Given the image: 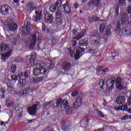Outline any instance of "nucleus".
I'll use <instances>...</instances> for the list:
<instances>
[{
    "label": "nucleus",
    "mask_w": 131,
    "mask_h": 131,
    "mask_svg": "<svg viewBox=\"0 0 131 131\" xmlns=\"http://www.w3.org/2000/svg\"><path fill=\"white\" fill-rule=\"evenodd\" d=\"M82 52H84V49L78 47V49L76 51V54L74 55L75 60H78L80 58V53H82Z\"/></svg>",
    "instance_id": "nucleus-14"
},
{
    "label": "nucleus",
    "mask_w": 131,
    "mask_h": 131,
    "mask_svg": "<svg viewBox=\"0 0 131 131\" xmlns=\"http://www.w3.org/2000/svg\"><path fill=\"white\" fill-rule=\"evenodd\" d=\"M43 79L42 77H38L36 79V82H40V81H42Z\"/></svg>",
    "instance_id": "nucleus-52"
},
{
    "label": "nucleus",
    "mask_w": 131,
    "mask_h": 131,
    "mask_svg": "<svg viewBox=\"0 0 131 131\" xmlns=\"http://www.w3.org/2000/svg\"><path fill=\"white\" fill-rule=\"evenodd\" d=\"M9 49V47L5 43H2L0 45L1 52H6Z\"/></svg>",
    "instance_id": "nucleus-25"
},
{
    "label": "nucleus",
    "mask_w": 131,
    "mask_h": 131,
    "mask_svg": "<svg viewBox=\"0 0 131 131\" xmlns=\"http://www.w3.org/2000/svg\"><path fill=\"white\" fill-rule=\"evenodd\" d=\"M55 16H56V18H62V11L60 10L57 11L55 13Z\"/></svg>",
    "instance_id": "nucleus-38"
},
{
    "label": "nucleus",
    "mask_w": 131,
    "mask_h": 131,
    "mask_svg": "<svg viewBox=\"0 0 131 131\" xmlns=\"http://www.w3.org/2000/svg\"><path fill=\"white\" fill-rule=\"evenodd\" d=\"M69 106L68 105V102L67 101L64 100L63 101L62 103V106L61 107V109H64L66 107H69Z\"/></svg>",
    "instance_id": "nucleus-39"
},
{
    "label": "nucleus",
    "mask_w": 131,
    "mask_h": 131,
    "mask_svg": "<svg viewBox=\"0 0 131 131\" xmlns=\"http://www.w3.org/2000/svg\"><path fill=\"white\" fill-rule=\"evenodd\" d=\"M78 95V92L74 91V92H72L71 96L72 97H76V96H77Z\"/></svg>",
    "instance_id": "nucleus-48"
},
{
    "label": "nucleus",
    "mask_w": 131,
    "mask_h": 131,
    "mask_svg": "<svg viewBox=\"0 0 131 131\" xmlns=\"http://www.w3.org/2000/svg\"><path fill=\"white\" fill-rule=\"evenodd\" d=\"M30 23L26 22L24 24V26L21 28L23 35H28L30 33Z\"/></svg>",
    "instance_id": "nucleus-5"
},
{
    "label": "nucleus",
    "mask_w": 131,
    "mask_h": 131,
    "mask_svg": "<svg viewBox=\"0 0 131 131\" xmlns=\"http://www.w3.org/2000/svg\"><path fill=\"white\" fill-rule=\"evenodd\" d=\"M118 5L125 6V0H119Z\"/></svg>",
    "instance_id": "nucleus-43"
},
{
    "label": "nucleus",
    "mask_w": 131,
    "mask_h": 131,
    "mask_svg": "<svg viewBox=\"0 0 131 131\" xmlns=\"http://www.w3.org/2000/svg\"><path fill=\"white\" fill-rule=\"evenodd\" d=\"M119 10V7L118 6H117L115 9L116 16H118L119 15V13H118Z\"/></svg>",
    "instance_id": "nucleus-55"
},
{
    "label": "nucleus",
    "mask_w": 131,
    "mask_h": 131,
    "mask_svg": "<svg viewBox=\"0 0 131 131\" xmlns=\"http://www.w3.org/2000/svg\"><path fill=\"white\" fill-rule=\"evenodd\" d=\"M99 20H100V17H97L96 16L88 18V20L90 23H92V22H97V21H99Z\"/></svg>",
    "instance_id": "nucleus-23"
},
{
    "label": "nucleus",
    "mask_w": 131,
    "mask_h": 131,
    "mask_svg": "<svg viewBox=\"0 0 131 131\" xmlns=\"http://www.w3.org/2000/svg\"><path fill=\"white\" fill-rule=\"evenodd\" d=\"M114 83H115V78L114 77L112 78L107 80L106 81V87L108 90H112L113 86H114Z\"/></svg>",
    "instance_id": "nucleus-11"
},
{
    "label": "nucleus",
    "mask_w": 131,
    "mask_h": 131,
    "mask_svg": "<svg viewBox=\"0 0 131 131\" xmlns=\"http://www.w3.org/2000/svg\"><path fill=\"white\" fill-rule=\"evenodd\" d=\"M12 11V8L8 5L0 6V13L3 16H8Z\"/></svg>",
    "instance_id": "nucleus-3"
},
{
    "label": "nucleus",
    "mask_w": 131,
    "mask_h": 131,
    "mask_svg": "<svg viewBox=\"0 0 131 131\" xmlns=\"http://www.w3.org/2000/svg\"><path fill=\"white\" fill-rule=\"evenodd\" d=\"M14 104H15V102L11 100H7L6 101V105L7 107H13Z\"/></svg>",
    "instance_id": "nucleus-35"
},
{
    "label": "nucleus",
    "mask_w": 131,
    "mask_h": 131,
    "mask_svg": "<svg viewBox=\"0 0 131 131\" xmlns=\"http://www.w3.org/2000/svg\"><path fill=\"white\" fill-rule=\"evenodd\" d=\"M122 81L120 78H117L116 80V86L119 90H122L123 86L121 84Z\"/></svg>",
    "instance_id": "nucleus-17"
},
{
    "label": "nucleus",
    "mask_w": 131,
    "mask_h": 131,
    "mask_svg": "<svg viewBox=\"0 0 131 131\" xmlns=\"http://www.w3.org/2000/svg\"><path fill=\"white\" fill-rule=\"evenodd\" d=\"M125 102V96H121L117 98L116 99V103L120 105L121 104H124Z\"/></svg>",
    "instance_id": "nucleus-16"
},
{
    "label": "nucleus",
    "mask_w": 131,
    "mask_h": 131,
    "mask_svg": "<svg viewBox=\"0 0 131 131\" xmlns=\"http://www.w3.org/2000/svg\"><path fill=\"white\" fill-rule=\"evenodd\" d=\"M53 106H54V102L52 101H50L49 102H46L43 105V108L47 109L48 107H53Z\"/></svg>",
    "instance_id": "nucleus-27"
},
{
    "label": "nucleus",
    "mask_w": 131,
    "mask_h": 131,
    "mask_svg": "<svg viewBox=\"0 0 131 131\" xmlns=\"http://www.w3.org/2000/svg\"><path fill=\"white\" fill-rule=\"evenodd\" d=\"M5 26H8L10 31H15L17 28V24L13 23L11 18H8L4 23Z\"/></svg>",
    "instance_id": "nucleus-2"
},
{
    "label": "nucleus",
    "mask_w": 131,
    "mask_h": 131,
    "mask_svg": "<svg viewBox=\"0 0 131 131\" xmlns=\"http://www.w3.org/2000/svg\"><path fill=\"white\" fill-rule=\"evenodd\" d=\"M97 39H95L94 40V43L96 45H100L101 43V39L103 38V36L102 35L97 36Z\"/></svg>",
    "instance_id": "nucleus-28"
},
{
    "label": "nucleus",
    "mask_w": 131,
    "mask_h": 131,
    "mask_svg": "<svg viewBox=\"0 0 131 131\" xmlns=\"http://www.w3.org/2000/svg\"><path fill=\"white\" fill-rule=\"evenodd\" d=\"M63 70L64 71H68L70 68H71V64L67 61H63L61 64Z\"/></svg>",
    "instance_id": "nucleus-15"
},
{
    "label": "nucleus",
    "mask_w": 131,
    "mask_h": 131,
    "mask_svg": "<svg viewBox=\"0 0 131 131\" xmlns=\"http://www.w3.org/2000/svg\"><path fill=\"white\" fill-rule=\"evenodd\" d=\"M99 85L100 86L101 89H103V86L105 85V81L103 79L100 80Z\"/></svg>",
    "instance_id": "nucleus-40"
},
{
    "label": "nucleus",
    "mask_w": 131,
    "mask_h": 131,
    "mask_svg": "<svg viewBox=\"0 0 131 131\" xmlns=\"http://www.w3.org/2000/svg\"><path fill=\"white\" fill-rule=\"evenodd\" d=\"M11 55H12V51H10L7 53H6V54H2V59L4 61H5V60H6V59H8V58H9L11 56Z\"/></svg>",
    "instance_id": "nucleus-22"
},
{
    "label": "nucleus",
    "mask_w": 131,
    "mask_h": 131,
    "mask_svg": "<svg viewBox=\"0 0 131 131\" xmlns=\"http://www.w3.org/2000/svg\"><path fill=\"white\" fill-rule=\"evenodd\" d=\"M81 126L82 127H85L86 125H88V123H89V120L86 118V117H84L82 120L80 122Z\"/></svg>",
    "instance_id": "nucleus-19"
},
{
    "label": "nucleus",
    "mask_w": 131,
    "mask_h": 131,
    "mask_svg": "<svg viewBox=\"0 0 131 131\" xmlns=\"http://www.w3.org/2000/svg\"><path fill=\"white\" fill-rule=\"evenodd\" d=\"M17 76V79L19 78L20 79L21 77H22V76H23V72H20L19 73H18L17 75H16Z\"/></svg>",
    "instance_id": "nucleus-53"
},
{
    "label": "nucleus",
    "mask_w": 131,
    "mask_h": 131,
    "mask_svg": "<svg viewBox=\"0 0 131 131\" xmlns=\"http://www.w3.org/2000/svg\"><path fill=\"white\" fill-rule=\"evenodd\" d=\"M29 91H30V90H29V88H26L23 90V94L24 95H26V94H28V93H29Z\"/></svg>",
    "instance_id": "nucleus-45"
},
{
    "label": "nucleus",
    "mask_w": 131,
    "mask_h": 131,
    "mask_svg": "<svg viewBox=\"0 0 131 131\" xmlns=\"http://www.w3.org/2000/svg\"><path fill=\"white\" fill-rule=\"evenodd\" d=\"M62 20L61 17H56V23L58 26L62 24Z\"/></svg>",
    "instance_id": "nucleus-36"
},
{
    "label": "nucleus",
    "mask_w": 131,
    "mask_h": 131,
    "mask_svg": "<svg viewBox=\"0 0 131 131\" xmlns=\"http://www.w3.org/2000/svg\"><path fill=\"white\" fill-rule=\"evenodd\" d=\"M117 28H118V29H120V28H121L120 24L119 23V21L117 22Z\"/></svg>",
    "instance_id": "nucleus-58"
},
{
    "label": "nucleus",
    "mask_w": 131,
    "mask_h": 131,
    "mask_svg": "<svg viewBox=\"0 0 131 131\" xmlns=\"http://www.w3.org/2000/svg\"><path fill=\"white\" fill-rule=\"evenodd\" d=\"M62 6V1L58 0L56 2L55 4H53L52 5H51L49 7V10L51 12H56V11L57 10H59L60 9V7Z\"/></svg>",
    "instance_id": "nucleus-7"
},
{
    "label": "nucleus",
    "mask_w": 131,
    "mask_h": 131,
    "mask_svg": "<svg viewBox=\"0 0 131 131\" xmlns=\"http://www.w3.org/2000/svg\"><path fill=\"white\" fill-rule=\"evenodd\" d=\"M83 99L81 97H77L76 101L73 104V108H79L82 105Z\"/></svg>",
    "instance_id": "nucleus-12"
},
{
    "label": "nucleus",
    "mask_w": 131,
    "mask_h": 131,
    "mask_svg": "<svg viewBox=\"0 0 131 131\" xmlns=\"http://www.w3.org/2000/svg\"><path fill=\"white\" fill-rule=\"evenodd\" d=\"M76 45H77V42H76V41H75V40H73V46L75 47V46H76Z\"/></svg>",
    "instance_id": "nucleus-60"
},
{
    "label": "nucleus",
    "mask_w": 131,
    "mask_h": 131,
    "mask_svg": "<svg viewBox=\"0 0 131 131\" xmlns=\"http://www.w3.org/2000/svg\"><path fill=\"white\" fill-rule=\"evenodd\" d=\"M123 33L125 34V35H130L131 33L129 31L127 30H125L123 32Z\"/></svg>",
    "instance_id": "nucleus-47"
},
{
    "label": "nucleus",
    "mask_w": 131,
    "mask_h": 131,
    "mask_svg": "<svg viewBox=\"0 0 131 131\" xmlns=\"http://www.w3.org/2000/svg\"><path fill=\"white\" fill-rule=\"evenodd\" d=\"M74 7L75 9H77V8H78V5L77 4H75L74 5Z\"/></svg>",
    "instance_id": "nucleus-63"
},
{
    "label": "nucleus",
    "mask_w": 131,
    "mask_h": 131,
    "mask_svg": "<svg viewBox=\"0 0 131 131\" xmlns=\"http://www.w3.org/2000/svg\"><path fill=\"white\" fill-rule=\"evenodd\" d=\"M127 111L128 113H129L130 114H131V108L127 110Z\"/></svg>",
    "instance_id": "nucleus-64"
},
{
    "label": "nucleus",
    "mask_w": 131,
    "mask_h": 131,
    "mask_svg": "<svg viewBox=\"0 0 131 131\" xmlns=\"http://www.w3.org/2000/svg\"><path fill=\"white\" fill-rule=\"evenodd\" d=\"M0 92L3 93V94H5V93H6V90L5 89H4L3 88H1V89H0Z\"/></svg>",
    "instance_id": "nucleus-59"
},
{
    "label": "nucleus",
    "mask_w": 131,
    "mask_h": 131,
    "mask_svg": "<svg viewBox=\"0 0 131 131\" xmlns=\"http://www.w3.org/2000/svg\"><path fill=\"white\" fill-rule=\"evenodd\" d=\"M39 105V102L37 101L35 104L33 105L32 106L27 108L28 112L30 115H35L37 112V106Z\"/></svg>",
    "instance_id": "nucleus-4"
},
{
    "label": "nucleus",
    "mask_w": 131,
    "mask_h": 131,
    "mask_svg": "<svg viewBox=\"0 0 131 131\" xmlns=\"http://www.w3.org/2000/svg\"><path fill=\"white\" fill-rule=\"evenodd\" d=\"M84 36V34L83 33H79L77 34V36L74 37V39H76L77 40H79L81 38H82Z\"/></svg>",
    "instance_id": "nucleus-33"
},
{
    "label": "nucleus",
    "mask_w": 131,
    "mask_h": 131,
    "mask_svg": "<svg viewBox=\"0 0 131 131\" xmlns=\"http://www.w3.org/2000/svg\"><path fill=\"white\" fill-rule=\"evenodd\" d=\"M11 79L12 80L16 81V80H18V76H17V75H11Z\"/></svg>",
    "instance_id": "nucleus-44"
},
{
    "label": "nucleus",
    "mask_w": 131,
    "mask_h": 131,
    "mask_svg": "<svg viewBox=\"0 0 131 131\" xmlns=\"http://www.w3.org/2000/svg\"><path fill=\"white\" fill-rule=\"evenodd\" d=\"M127 14H131V6H129L126 9Z\"/></svg>",
    "instance_id": "nucleus-50"
},
{
    "label": "nucleus",
    "mask_w": 131,
    "mask_h": 131,
    "mask_svg": "<svg viewBox=\"0 0 131 131\" xmlns=\"http://www.w3.org/2000/svg\"><path fill=\"white\" fill-rule=\"evenodd\" d=\"M26 8L28 9V11H34V10H36L37 8L36 7V4L34 3L33 2H29L26 4Z\"/></svg>",
    "instance_id": "nucleus-13"
},
{
    "label": "nucleus",
    "mask_w": 131,
    "mask_h": 131,
    "mask_svg": "<svg viewBox=\"0 0 131 131\" xmlns=\"http://www.w3.org/2000/svg\"><path fill=\"white\" fill-rule=\"evenodd\" d=\"M8 88H11V89H14V84H12L10 85H8Z\"/></svg>",
    "instance_id": "nucleus-62"
},
{
    "label": "nucleus",
    "mask_w": 131,
    "mask_h": 131,
    "mask_svg": "<svg viewBox=\"0 0 131 131\" xmlns=\"http://www.w3.org/2000/svg\"><path fill=\"white\" fill-rule=\"evenodd\" d=\"M78 45H80L82 47H86V46H88V42L87 41H84L82 42V40H80L79 41V44Z\"/></svg>",
    "instance_id": "nucleus-37"
},
{
    "label": "nucleus",
    "mask_w": 131,
    "mask_h": 131,
    "mask_svg": "<svg viewBox=\"0 0 131 131\" xmlns=\"http://www.w3.org/2000/svg\"><path fill=\"white\" fill-rule=\"evenodd\" d=\"M39 68H37V67H35V69L34 70L33 73L35 76H38V75H40V71L39 70Z\"/></svg>",
    "instance_id": "nucleus-24"
},
{
    "label": "nucleus",
    "mask_w": 131,
    "mask_h": 131,
    "mask_svg": "<svg viewBox=\"0 0 131 131\" xmlns=\"http://www.w3.org/2000/svg\"><path fill=\"white\" fill-rule=\"evenodd\" d=\"M129 20V16H128V14L127 13L123 12L121 14V22L122 25H124L126 22H128V20Z\"/></svg>",
    "instance_id": "nucleus-9"
},
{
    "label": "nucleus",
    "mask_w": 131,
    "mask_h": 131,
    "mask_svg": "<svg viewBox=\"0 0 131 131\" xmlns=\"http://www.w3.org/2000/svg\"><path fill=\"white\" fill-rule=\"evenodd\" d=\"M117 110H126V111H127V105L125 104V105H122L121 106H118L117 108Z\"/></svg>",
    "instance_id": "nucleus-29"
},
{
    "label": "nucleus",
    "mask_w": 131,
    "mask_h": 131,
    "mask_svg": "<svg viewBox=\"0 0 131 131\" xmlns=\"http://www.w3.org/2000/svg\"><path fill=\"white\" fill-rule=\"evenodd\" d=\"M104 68V67L103 66H100L97 69L96 71L99 72L100 71H103V69Z\"/></svg>",
    "instance_id": "nucleus-49"
},
{
    "label": "nucleus",
    "mask_w": 131,
    "mask_h": 131,
    "mask_svg": "<svg viewBox=\"0 0 131 131\" xmlns=\"http://www.w3.org/2000/svg\"><path fill=\"white\" fill-rule=\"evenodd\" d=\"M24 77H28L29 76V75L28 74V72H26L24 73Z\"/></svg>",
    "instance_id": "nucleus-57"
},
{
    "label": "nucleus",
    "mask_w": 131,
    "mask_h": 131,
    "mask_svg": "<svg viewBox=\"0 0 131 131\" xmlns=\"http://www.w3.org/2000/svg\"><path fill=\"white\" fill-rule=\"evenodd\" d=\"M130 96L129 98H128V101L127 102V104L129 105V106H130L131 105V92H130Z\"/></svg>",
    "instance_id": "nucleus-51"
},
{
    "label": "nucleus",
    "mask_w": 131,
    "mask_h": 131,
    "mask_svg": "<svg viewBox=\"0 0 131 131\" xmlns=\"http://www.w3.org/2000/svg\"><path fill=\"white\" fill-rule=\"evenodd\" d=\"M63 8L64 10L63 13H64V14H69L70 13V7L68 6L67 2L63 5Z\"/></svg>",
    "instance_id": "nucleus-20"
},
{
    "label": "nucleus",
    "mask_w": 131,
    "mask_h": 131,
    "mask_svg": "<svg viewBox=\"0 0 131 131\" xmlns=\"http://www.w3.org/2000/svg\"><path fill=\"white\" fill-rule=\"evenodd\" d=\"M64 109L67 114H71V113H72V107H71V106H66Z\"/></svg>",
    "instance_id": "nucleus-34"
},
{
    "label": "nucleus",
    "mask_w": 131,
    "mask_h": 131,
    "mask_svg": "<svg viewBox=\"0 0 131 131\" xmlns=\"http://www.w3.org/2000/svg\"><path fill=\"white\" fill-rule=\"evenodd\" d=\"M97 115L99 117H101V118H104V117H105V116L104 115V114L103 113H102V112H101V111L97 112Z\"/></svg>",
    "instance_id": "nucleus-42"
},
{
    "label": "nucleus",
    "mask_w": 131,
    "mask_h": 131,
    "mask_svg": "<svg viewBox=\"0 0 131 131\" xmlns=\"http://www.w3.org/2000/svg\"><path fill=\"white\" fill-rule=\"evenodd\" d=\"M99 31L101 33H102L103 35H109L111 34L110 29L106 28V25L105 24H102L100 25Z\"/></svg>",
    "instance_id": "nucleus-6"
},
{
    "label": "nucleus",
    "mask_w": 131,
    "mask_h": 131,
    "mask_svg": "<svg viewBox=\"0 0 131 131\" xmlns=\"http://www.w3.org/2000/svg\"><path fill=\"white\" fill-rule=\"evenodd\" d=\"M45 21L47 24H52L54 23V17L52 14H50L49 12L45 13Z\"/></svg>",
    "instance_id": "nucleus-8"
},
{
    "label": "nucleus",
    "mask_w": 131,
    "mask_h": 131,
    "mask_svg": "<svg viewBox=\"0 0 131 131\" xmlns=\"http://www.w3.org/2000/svg\"><path fill=\"white\" fill-rule=\"evenodd\" d=\"M68 52L69 53V55L71 56L72 58H73V56H74V51H72L71 49L68 48Z\"/></svg>",
    "instance_id": "nucleus-41"
},
{
    "label": "nucleus",
    "mask_w": 131,
    "mask_h": 131,
    "mask_svg": "<svg viewBox=\"0 0 131 131\" xmlns=\"http://www.w3.org/2000/svg\"><path fill=\"white\" fill-rule=\"evenodd\" d=\"M102 72H108V69H102Z\"/></svg>",
    "instance_id": "nucleus-61"
},
{
    "label": "nucleus",
    "mask_w": 131,
    "mask_h": 131,
    "mask_svg": "<svg viewBox=\"0 0 131 131\" xmlns=\"http://www.w3.org/2000/svg\"><path fill=\"white\" fill-rule=\"evenodd\" d=\"M36 54L35 52H33L31 55V58L29 59V62L31 64H33L34 67H37V68H39L40 67L43 66L45 65V63L41 61H38L36 59Z\"/></svg>",
    "instance_id": "nucleus-1"
},
{
    "label": "nucleus",
    "mask_w": 131,
    "mask_h": 131,
    "mask_svg": "<svg viewBox=\"0 0 131 131\" xmlns=\"http://www.w3.org/2000/svg\"><path fill=\"white\" fill-rule=\"evenodd\" d=\"M49 61L50 62V65L51 68H53L54 67V64L53 63V61L51 60V59H49Z\"/></svg>",
    "instance_id": "nucleus-56"
},
{
    "label": "nucleus",
    "mask_w": 131,
    "mask_h": 131,
    "mask_svg": "<svg viewBox=\"0 0 131 131\" xmlns=\"http://www.w3.org/2000/svg\"><path fill=\"white\" fill-rule=\"evenodd\" d=\"M45 66L46 64L45 63V65L43 66L40 67V68H39L40 70V74H45V73H47L48 70L46 69V67H45Z\"/></svg>",
    "instance_id": "nucleus-26"
},
{
    "label": "nucleus",
    "mask_w": 131,
    "mask_h": 131,
    "mask_svg": "<svg viewBox=\"0 0 131 131\" xmlns=\"http://www.w3.org/2000/svg\"><path fill=\"white\" fill-rule=\"evenodd\" d=\"M37 34H38V31H34V33L32 35V43L30 44L29 49L30 50H32L33 48H34V46L35 45V42L36 41V36H37Z\"/></svg>",
    "instance_id": "nucleus-10"
},
{
    "label": "nucleus",
    "mask_w": 131,
    "mask_h": 131,
    "mask_svg": "<svg viewBox=\"0 0 131 131\" xmlns=\"http://www.w3.org/2000/svg\"><path fill=\"white\" fill-rule=\"evenodd\" d=\"M100 1V0H91L90 2V4H89V6L90 5H93L94 7H100V6H101V2Z\"/></svg>",
    "instance_id": "nucleus-18"
},
{
    "label": "nucleus",
    "mask_w": 131,
    "mask_h": 131,
    "mask_svg": "<svg viewBox=\"0 0 131 131\" xmlns=\"http://www.w3.org/2000/svg\"><path fill=\"white\" fill-rule=\"evenodd\" d=\"M41 19V13H39L38 14L36 15L34 17V21L37 22V21L40 20Z\"/></svg>",
    "instance_id": "nucleus-31"
},
{
    "label": "nucleus",
    "mask_w": 131,
    "mask_h": 131,
    "mask_svg": "<svg viewBox=\"0 0 131 131\" xmlns=\"http://www.w3.org/2000/svg\"><path fill=\"white\" fill-rule=\"evenodd\" d=\"M62 105L63 102H62V100L60 99H57L56 101V107H59V108H62Z\"/></svg>",
    "instance_id": "nucleus-30"
},
{
    "label": "nucleus",
    "mask_w": 131,
    "mask_h": 131,
    "mask_svg": "<svg viewBox=\"0 0 131 131\" xmlns=\"http://www.w3.org/2000/svg\"><path fill=\"white\" fill-rule=\"evenodd\" d=\"M17 69V66L16 64H12L10 68V71L12 73L15 74Z\"/></svg>",
    "instance_id": "nucleus-32"
},
{
    "label": "nucleus",
    "mask_w": 131,
    "mask_h": 131,
    "mask_svg": "<svg viewBox=\"0 0 131 131\" xmlns=\"http://www.w3.org/2000/svg\"><path fill=\"white\" fill-rule=\"evenodd\" d=\"M27 83V82L26 81V79H20L18 80V85H19L20 88L25 86Z\"/></svg>",
    "instance_id": "nucleus-21"
},
{
    "label": "nucleus",
    "mask_w": 131,
    "mask_h": 131,
    "mask_svg": "<svg viewBox=\"0 0 131 131\" xmlns=\"http://www.w3.org/2000/svg\"><path fill=\"white\" fill-rule=\"evenodd\" d=\"M61 128L63 130H64V131H67L68 130V128H67V126L65 125H63L62 127H61Z\"/></svg>",
    "instance_id": "nucleus-54"
},
{
    "label": "nucleus",
    "mask_w": 131,
    "mask_h": 131,
    "mask_svg": "<svg viewBox=\"0 0 131 131\" xmlns=\"http://www.w3.org/2000/svg\"><path fill=\"white\" fill-rule=\"evenodd\" d=\"M127 119H129L128 115H125L121 118V120H127Z\"/></svg>",
    "instance_id": "nucleus-46"
}]
</instances>
